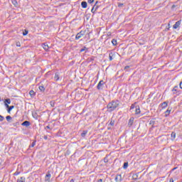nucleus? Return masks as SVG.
I'll return each instance as SVG.
<instances>
[{
  "label": "nucleus",
  "instance_id": "nucleus-1",
  "mask_svg": "<svg viewBox=\"0 0 182 182\" xmlns=\"http://www.w3.org/2000/svg\"><path fill=\"white\" fill-rule=\"evenodd\" d=\"M119 107V101H112L111 102L108 103L107 108L109 112H113V110H116Z\"/></svg>",
  "mask_w": 182,
  "mask_h": 182
},
{
  "label": "nucleus",
  "instance_id": "nucleus-2",
  "mask_svg": "<svg viewBox=\"0 0 182 182\" xmlns=\"http://www.w3.org/2000/svg\"><path fill=\"white\" fill-rule=\"evenodd\" d=\"M97 4H99V1H97L95 4V5L93 6L92 9H91V12L92 14H95V12H96V11H97V9H99V5H97Z\"/></svg>",
  "mask_w": 182,
  "mask_h": 182
},
{
  "label": "nucleus",
  "instance_id": "nucleus-3",
  "mask_svg": "<svg viewBox=\"0 0 182 182\" xmlns=\"http://www.w3.org/2000/svg\"><path fill=\"white\" fill-rule=\"evenodd\" d=\"M50 177H52V175L50 171H48L45 176V182H50Z\"/></svg>",
  "mask_w": 182,
  "mask_h": 182
},
{
  "label": "nucleus",
  "instance_id": "nucleus-4",
  "mask_svg": "<svg viewBox=\"0 0 182 182\" xmlns=\"http://www.w3.org/2000/svg\"><path fill=\"white\" fill-rule=\"evenodd\" d=\"M105 85V81L103 80H100L97 86V88L98 89V90H100V89H102V86Z\"/></svg>",
  "mask_w": 182,
  "mask_h": 182
},
{
  "label": "nucleus",
  "instance_id": "nucleus-5",
  "mask_svg": "<svg viewBox=\"0 0 182 182\" xmlns=\"http://www.w3.org/2000/svg\"><path fill=\"white\" fill-rule=\"evenodd\" d=\"M180 25H181V21H176L173 26V29H177L180 26Z\"/></svg>",
  "mask_w": 182,
  "mask_h": 182
},
{
  "label": "nucleus",
  "instance_id": "nucleus-6",
  "mask_svg": "<svg viewBox=\"0 0 182 182\" xmlns=\"http://www.w3.org/2000/svg\"><path fill=\"white\" fill-rule=\"evenodd\" d=\"M134 122V117H131L129 120L128 122V126L129 127H132V126H133V123Z\"/></svg>",
  "mask_w": 182,
  "mask_h": 182
},
{
  "label": "nucleus",
  "instance_id": "nucleus-7",
  "mask_svg": "<svg viewBox=\"0 0 182 182\" xmlns=\"http://www.w3.org/2000/svg\"><path fill=\"white\" fill-rule=\"evenodd\" d=\"M21 126H25L26 127H29V126H31V122L29 121H24L21 124Z\"/></svg>",
  "mask_w": 182,
  "mask_h": 182
},
{
  "label": "nucleus",
  "instance_id": "nucleus-8",
  "mask_svg": "<svg viewBox=\"0 0 182 182\" xmlns=\"http://www.w3.org/2000/svg\"><path fill=\"white\" fill-rule=\"evenodd\" d=\"M42 46L45 50H49V46H48V43H44Z\"/></svg>",
  "mask_w": 182,
  "mask_h": 182
},
{
  "label": "nucleus",
  "instance_id": "nucleus-9",
  "mask_svg": "<svg viewBox=\"0 0 182 182\" xmlns=\"http://www.w3.org/2000/svg\"><path fill=\"white\" fill-rule=\"evenodd\" d=\"M115 181L116 182L122 181V175L120 174L117 175L115 178Z\"/></svg>",
  "mask_w": 182,
  "mask_h": 182
},
{
  "label": "nucleus",
  "instance_id": "nucleus-10",
  "mask_svg": "<svg viewBox=\"0 0 182 182\" xmlns=\"http://www.w3.org/2000/svg\"><path fill=\"white\" fill-rule=\"evenodd\" d=\"M135 114H140V107L139 106H136L135 107Z\"/></svg>",
  "mask_w": 182,
  "mask_h": 182
},
{
  "label": "nucleus",
  "instance_id": "nucleus-11",
  "mask_svg": "<svg viewBox=\"0 0 182 182\" xmlns=\"http://www.w3.org/2000/svg\"><path fill=\"white\" fill-rule=\"evenodd\" d=\"M81 6H82V8H84V9L87 8V2H86V1H82V2L81 3Z\"/></svg>",
  "mask_w": 182,
  "mask_h": 182
},
{
  "label": "nucleus",
  "instance_id": "nucleus-12",
  "mask_svg": "<svg viewBox=\"0 0 182 182\" xmlns=\"http://www.w3.org/2000/svg\"><path fill=\"white\" fill-rule=\"evenodd\" d=\"M82 36H83V34H82V33H78L75 36V39L76 40L80 39V38H82Z\"/></svg>",
  "mask_w": 182,
  "mask_h": 182
},
{
  "label": "nucleus",
  "instance_id": "nucleus-13",
  "mask_svg": "<svg viewBox=\"0 0 182 182\" xmlns=\"http://www.w3.org/2000/svg\"><path fill=\"white\" fill-rule=\"evenodd\" d=\"M168 103L167 102H164L162 104H161V106L162 109H166V107L168 106Z\"/></svg>",
  "mask_w": 182,
  "mask_h": 182
},
{
  "label": "nucleus",
  "instance_id": "nucleus-14",
  "mask_svg": "<svg viewBox=\"0 0 182 182\" xmlns=\"http://www.w3.org/2000/svg\"><path fill=\"white\" fill-rule=\"evenodd\" d=\"M176 139V132H173L171 134V140L174 141Z\"/></svg>",
  "mask_w": 182,
  "mask_h": 182
},
{
  "label": "nucleus",
  "instance_id": "nucleus-15",
  "mask_svg": "<svg viewBox=\"0 0 182 182\" xmlns=\"http://www.w3.org/2000/svg\"><path fill=\"white\" fill-rule=\"evenodd\" d=\"M54 79H55V80H56V82H58V80H59V73H55Z\"/></svg>",
  "mask_w": 182,
  "mask_h": 182
},
{
  "label": "nucleus",
  "instance_id": "nucleus-16",
  "mask_svg": "<svg viewBox=\"0 0 182 182\" xmlns=\"http://www.w3.org/2000/svg\"><path fill=\"white\" fill-rule=\"evenodd\" d=\"M4 103H6V105H11V99L7 98L4 100Z\"/></svg>",
  "mask_w": 182,
  "mask_h": 182
},
{
  "label": "nucleus",
  "instance_id": "nucleus-17",
  "mask_svg": "<svg viewBox=\"0 0 182 182\" xmlns=\"http://www.w3.org/2000/svg\"><path fill=\"white\" fill-rule=\"evenodd\" d=\"M128 167H129V163L128 162L124 163L123 168H124V170H126V168H127Z\"/></svg>",
  "mask_w": 182,
  "mask_h": 182
},
{
  "label": "nucleus",
  "instance_id": "nucleus-18",
  "mask_svg": "<svg viewBox=\"0 0 182 182\" xmlns=\"http://www.w3.org/2000/svg\"><path fill=\"white\" fill-rule=\"evenodd\" d=\"M112 43L114 46H116V45H117V41L116 39H112Z\"/></svg>",
  "mask_w": 182,
  "mask_h": 182
},
{
  "label": "nucleus",
  "instance_id": "nucleus-19",
  "mask_svg": "<svg viewBox=\"0 0 182 182\" xmlns=\"http://www.w3.org/2000/svg\"><path fill=\"white\" fill-rule=\"evenodd\" d=\"M114 56V54L113 53H110L109 58V60H113V57Z\"/></svg>",
  "mask_w": 182,
  "mask_h": 182
},
{
  "label": "nucleus",
  "instance_id": "nucleus-20",
  "mask_svg": "<svg viewBox=\"0 0 182 182\" xmlns=\"http://www.w3.org/2000/svg\"><path fill=\"white\" fill-rule=\"evenodd\" d=\"M15 106L12 105V106H10L9 107V109H7V112L8 113H11V110H12V109H14Z\"/></svg>",
  "mask_w": 182,
  "mask_h": 182
},
{
  "label": "nucleus",
  "instance_id": "nucleus-21",
  "mask_svg": "<svg viewBox=\"0 0 182 182\" xmlns=\"http://www.w3.org/2000/svg\"><path fill=\"white\" fill-rule=\"evenodd\" d=\"M139 177V175L137 173H135L132 176L133 180H137Z\"/></svg>",
  "mask_w": 182,
  "mask_h": 182
},
{
  "label": "nucleus",
  "instance_id": "nucleus-22",
  "mask_svg": "<svg viewBox=\"0 0 182 182\" xmlns=\"http://www.w3.org/2000/svg\"><path fill=\"white\" fill-rule=\"evenodd\" d=\"M17 182H25V178L21 177L20 179L17 180Z\"/></svg>",
  "mask_w": 182,
  "mask_h": 182
},
{
  "label": "nucleus",
  "instance_id": "nucleus-23",
  "mask_svg": "<svg viewBox=\"0 0 182 182\" xmlns=\"http://www.w3.org/2000/svg\"><path fill=\"white\" fill-rule=\"evenodd\" d=\"M6 119L7 122H11V120H12V117L8 115L6 117Z\"/></svg>",
  "mask_w": 182,
  "mask_h": 182
},
{
  "label": "nucleus",
  "instance_id": "nucleus-24",
  "mask_svg": "<svg viewBox=\"0 0 182 182\" xmlns=\"http://www.w3.org/2000/svg\"><path fill=\"white\" fill-rule=\"evenodd\" d=\"M39 90H41V92H45V87L41 85L39 86Z\"/></svg>",
  "mask_w": 182,
  "mask_h": 182
},
{
  "label": "nucleus",
  "instance_id": "nucleus-25",
  "mask_svg": "<svg viewBox=\"0 0 182 182\" xmlns=\"http://www.w3.org/2000/svg\"><path fill=\"white\" fill-rule=\"evenodd\" d=\"M87 134V131H83L81 134L82 137H85Z\"/></svg>",
  "mask_w": 182,
  "mask_h": 182
},
{
  "label": "nucleus",
  "instance_id": "nucleus-26",
  "mask_svg": "<svg viewBox=\"0 0 182 182\" xmlns=\"http://www.w3.org/2000/svg\"><path fill=\"white\" fill-rule=\"evenodd\" d=\"M11 2L13 5H14V6H16V5H18V1H16V0H11Z\"/></svg>",
  "mask_w": 182,
  "mask_h": 182
},
{
  "label": "nucleus",
  "instance_id": "nucleus-27",
  "mask_svg": "<svg viewBox=\"0 0 182 182\" xmlns=\"http://www.w3.org/2000/svg\"><path fill=\"white\" fill-rule=\"evenodd\" d=\"M29 95H30V96H35V91L31 90V91L29 92Z\"/></svg>",
  "mask_w": 182,
  "mask_h": 182
},
{
  "label": "nucleus",
  "instance_id": "nucleus-28",
  "mask_svg": "<svg viewBox=\"0 0 182 182\" xmlns=\"http://www.w3.org/2000/svg\"><path fill=\"white\" fill-rule=\"evenodd\" d=\"M50 105L51 107H55V101H50Z\"/></svg>",
  "mask_w": 182,
  "mask_h": 182
},
{
  "label": "nucleus",
  "instance_id": "nucleus-29",
  "mask_svg": "<svg viewBox=\"0 0 182 182\" xmlns=\"http://www.w3.org/2000/svg\"><path fill=\"white\" fill-rule=\"evenodd\" d=\"M178 89V86H175L173 89L172 90V92H177V90Z\"/></svg>",
  "mask_w": 182,
  "mask_h": 182
},
{
  "label": "nucleus",
  "instance_id": "nucleus-30",
  "mask_svg": "<svg viewBox=\"0 0 182 182\" xmlns=\"http://www.w3.org/2000/svg\"><path fill=\"white\" fill-rule=\"evenodd\" d=\"M171 112V110L167 109V110L165 112L166 115L167 116V115L170 114V112Z\"/></svg>",
  "mask_w": 182,
  "mask_h": 182
},
{
  "label": "nucleus",
  "instance_id": "nucleus-31",
  "mask_svg": "<svg viewBox=\"0 0 182 182\" xmlns=\"http://www.w3.org/2000/svg\"><path fill=\"white\" fill-rule=\"evenodd\" d=\"M26 35H28V30H26L23 32V36H26Z\"/></svg>",
  "mask_w": 182,
  "mask_h": 182
},
{
  "label": "nucleus",
  "instance_id": "nucleus-32",
  "mask_svg": "<svg viewBox=\"0 0 182 182\" xmlns=\"http://www.w3.org/2000/svg\"><path fill=\"white\" fill-rule=\"evenodd\" d=\"M4 120H5V118L4 117V116L0 115V122H4Z\"/></svg>",
  "mask_w": 182,
  "mask_h": 182
},
{
  "label": "nucleus",
  "instance_id": "nucleus-33",
  "mask_svg": "<svg viewBox=\"0 0 182 182\" xmlns=\"http://www.w3.org/2000/svg\"><path fill=\"white\" fill-rule=\"evenodd\" d=\"M36 144V141H33L30 147H35Z\"/></svg>",
  "mask_w": 182,
  "mask_h": 182
},
{
  "label": "nucleus",
  "instance_id": "nucleus-34",
  "mask_svg": "<svg viewBox=\"0 0 182 182\" xmlns=\"http://www.w3.org/2000/svg\"><path fill=\"white\" fill-rule=\"evenodd\" d=\"M85 50H87V48L86 47H84L83 48H82L80 52H85Z\"/></svg>",
  "mask_w": 182,
  "mask_h": 182
},
{
  "label": "nucleus",
  "instance_id": "nucleus-35",
  "mask_svg": "<svg viewBox=\"0 0 182 182\" xmlns=\"http://www.w3.org/2000/svg\"><path fill=\"white\" fill-rule=\"evenodd\" d=\"M109 124H110V126H114V121L111 120Z\"/></svg>",
  "mask_w": 182,
  "mask_h": 182
},
{
  "label": "nucleus",
  "instance_id": "nucleus-36",
  "mask_svg": "<svg viewBox=\"0 0 182 182\" xmlns=\"http://www.w3.org/2000/svg\"><path fill=\"white\" fill-rule=\"evenodd\" d=\"M16 46H18V48H21V42H17L16 43Z\"/></svg>",
  "mask_w": 182,
  "mask_h": 182
},
{
  "label": "nucleus",
  "instance_id": "nucleus-37",
  "mask_svg": "<svg viewBox=\"0 0 182 182\" xmlns=\"http://www.w3.org/2000/svg\"><path fill=\"white\" fill-rule=\"evenodd\" d=\"M20 173H21V172H19V171H16V172H15V173H14V176H19Z\"/></svg>",
  "mask_w": 182,
  "mask_h": 182
},
{
  "label": "nucleus",
  "instance_id": "nucleus-38",
  "mask_svg": "<svg viewBox=\"0 0 182 182\" xmlns=\"http://www.w3.org/2000/svg\"><path fill=\"white\" fill-rule=\"evenodd\" d=\"M104 161H105V163H108L109 159H107V157L104 158Z\"/></svg>",
  "mask_w": 182,
  "mask_h": 182
},
{
  "label": "nucleus",
  "instance_id": "nucleus-39",
  "mask_svg": "<svg viewBox=\"0 0 182 182\" xmlns=\"http://www.w3.org/2000/svg\"><path fill=\"white\" fill-rule=\"evenodd\" d=\"M4 106L6 107V109H9V105L4 103Z\"/></svg>",
  "mask_w": 182,
  "mask_h": 182
},
{
  "label": "nucleus",
  "instance_id": "nucleus-40",
  "mask_svg": "<svg viewBox=\"0 0 182 182\" xmlns=\"http://www.w3.org/2000/svg\"><path fill=\"white\" fill-rule=\"evenodd\" d=\"M95 2V0H88V4H93Z\"/></svg>",
  "mask_w": 182,
  "mask_h": 182
},
{
  "label": "nucleus",
  "instance_id": "nucleus-41",
  "mask_svg": "<svg viewBox=\"0 0 182 182\" xmlns=\"http://www.w3.org/2000/svg\"><path fill=\"white\" fill-rule=\"evenodd\" d=\"M118 6H119V8H122V6H123V4L119 3Z\"/></svg>",
  "mask_w": 182,
  "mask_h": 182
},
{
  "label": "nucleus",
  "instance_id": "nucleus-42",
  "mask_svg": "<svg viewBox=\"0 0 182 182\" xmlns=\"http://www.w3.org/2000/svg\"><path fill=\"white\" fill-rule=\"evenodd\" d=\"M18 124H19V122H16V123L13 124V125L14 127L18 126Z\"/></svg>",
  "mask_w": 182,
  "mask_h": 182
},
{
  "label": "nucleus",
  "instance_id": "nucleus-43",
  "mask_svg": "<svg viewBox=\"0 0 182 182\" xmlns=\"http://www.w3.org/2000/svg\"><path fill=\"white\" fill-rule=\"evenodd\" d=\"M129 68H130V66H129V65L125 66L124 67V70H126V69H129Z\"/></svg>",
  "mask_w": 182,
  "mask_h": 182
},
{
  "label": "nucleus",
  "instance_id": "nucleus-44",
  "mask_svg": "<svg viewBox=\"0 0 182 182\" xmlns=\"http://www.w3.org/2000/svg\"><path fill=\"white\" fill-rule=\"evenodd\" d=\"M176 6H176V5H172V6H171V9H174V8H176Z\"/></svg>",
  "mask_w": 182,
  "mask_h": 182
},
{
  "label": "nucleus",
  "instance_id": "nucleus-45",
  "mask_svg": "<svg viewBox=\"0 0 182 182\" xmlns=\"http://www.w3.org/2000/svg\"><path fill=\"white\" fill-rule=\"evenodd\" d=\"M179 87H180L181 89H182V82H180Z\"/></svg>",
  "mask_w": 182,
  "mask_h": 182
},
{
  "label": "nucleus",
  "instance_id": "nucleus-46",
  "mask_svg": "<svg viewBox=\"0 0 182 182\" xmlns=\"http://www.w3.org/2000/svg\"><path fill=\"white\" fill-rule=\"evenodd\" d=\"M134 109V105H131V109Z\"/></svg>",
  "mask_w": 182,
  "mask_h": 182
},
{
  "label": "nucleus",
  "instance_id": "nucleus-47",
  "mask_svg": "<svg viewBox=\"0 0 182 182\" xmlns=\"http://www.w3.org/2000/svg\"><path fill=\"white\" fill-rule=\"evenodd\" d=\"M80 33H81V35H85V31H80Z\"/></svg>",
  "mask_w": 182,
  "mask_h": 182
},
{
  "label": "nucleus",
  "instance_id": "nucleus-48",
  "mask_svg": "<svg viewBox=\"0 0 182 182\" xmlns=\"http://www.w3.org/2000/svg\"><path fill=\"white\" fill-rule=\"evenodd\" d=\"M169 182H174V180L173 179V178H171L169 181Z\"/></svg>",
  "mask_w": 182,
  "mask_h": 182
},
{
  "label": "nucleus",
  "instance_id": "nucleus-49",
  "mask_svg": "<svg viewBox=\"0 0 182 182\" xmlns=\"http://www.w3.org/2000/svg\"><path fill=\"white\" fill-rule=\"evenodd\" d=\"M44 139L48 140V136H44Z\"/></svg>",
  "mask_w": 182,
  "mask_h": 182
},
{
  "label": "nucleus",
  "instance_id": "nucleus-50",
  "mask_svg": "<svg viewBox=\"0 0 182 182\" xmlns=\"http://www.w3.org/2000/svg\"><path fill=\"white\" fill-rule=\"evenodd\" d=\"M97 182H103V179H99Z\"/></svg>",
  "mask_w": 182,
  "mask_h": 182
},
{
  "label": "nucleus",
  "instance_id": "nucleus-51",
  "mask_svg": "<svg viewBox=\"0 0 182 182\" xmlns=\"http://www.w3.org/2000/svg\"><path fill=\"white\" fill-rule=\"evenodd\" d=\"M153 123H154V121H151L150 122V124H153Z\"/></svg>",
  "mask_w": 182,
  "mask_h": 182
},
{
  "label": "nucleus",
  "instance_id": "nucleus-52",
  "mask_svg": "<svg viewBox=\"0 0 182 182\" xmlns=\"http://www.w3.org/2000/svg\"><path fill=\"white\" fill-rule=\"evenodd\" d=\"M46 129H50V127L47 126V127H46Z\"/></svg>",
  "mask_w": 182,
  "mask_h": 182
},
{
  "label": "nucleus",
  "instance_id": "nucleus-53",
  "mask_svg": "<svg viewBox=\"0 0 182 182\" xmlns=\"http://www.w3.org/2000/svg\"><path fill=\"white\" fill-rule=\"evenodd\" d=\"M177 167H175L172 169V171H174V170H176Z\"/></svg>",
  "mask_w": 182,
  "mask_h": 182
},
{
  "label": "nucleus",
  "instance_id": "nucleus-54",
  "mask_svg": "<svg viewBox=\"0 0 182 182\" xmlns=\"http://www.w3.org/2000/svg\"><path fill=\"white\" fill-rule=\"evenodd\" d=\"M70 182H75V180L71 179Z\"/></svg>",
  "mask_w": 182,
  "mask_h": 182
},
{
  "label": "nucleus",
  "instance_id": "nucleus-55",
  "mask_svg": "<svg viewBox=\"0 0 182 182\" xmlns=\"http://www.w3.org/2000/svg\"><path fill=\"white\" fill-rule=\"evenodd\" d=\"M0 102H1V97H0Z\"/></svg>",
  "mask_w": 182,
  "mask_h": 182
}]
</instances>
